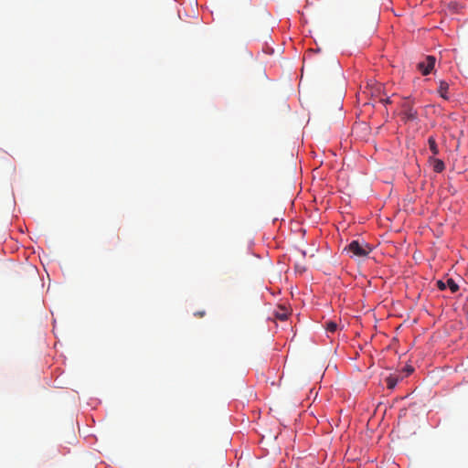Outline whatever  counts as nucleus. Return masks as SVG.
<instances>
[{
  "label": "nucleus",
  "mask_w": 468,
  "mask_h": 468,
  "mask_svg": "<svg viewBox=\"0 0 468 468\" xmlns=\"http://www.w3.org/2000/svg\"><path fill=\"white\" fill-rule=\"evenodd\" d=\"M198 317H202L204 315V312H198L196 314Z\"/></svg>",
  "instance_id": "14"
},
{
  "label": "nucleus",
  "mask_w": 468,
  "mask_h": 468,
  "mask_svg": "<svg viewBox=\"0 0 468 468\" xmlns=\"http://www.w3.org/2000/svg\"><path fill=\"white\" fill-rule=\"evenodd\" d=\"M435 62L436 58L433 56H427L423 61L418 64V69L423 75H428L433 69Z\"/></svg>",
  "instance_id": "3"
},
{
  "label": "nucleus",
  "mask_w": 468,
  "mask_h": 468,
  "mask_svg": "<svg viewBox=\"0 0 468 468\" xmlns=\"http://www.w3.org/2000/svg\"><path fill=\"white\" fill-rule=\"evenodd\" d=\"M437 286L440 290H445L447 288V285L446 283H444L442 281H438L437 282Z\"/></svg>",
  "instance_id": "11"
},
{
  "label": "nucleus",
  "mask_w": 468,
  "mask_h": 468,
  "mask_svg": "<svg viewBox=\"0 0 468 468\" xmlns=\"http://www.w3.org/2000/svg\"><path fill=\"white\" fill-rule=\"evenodd\" d=\"M381 101L384 102V103H390L389 98H387L385 100L382 99Z\"/></svg>",
  "instance_id": "13"
},
{
  "label": "nucleus",
  "mask_w": 468,
  "mask_h": 468,
  "mask_svg": "<svg viewBox=\"0 0 468 468\" xmlns=\"http://www.w3.org/2000/svg\"><path fill=\"white\" fill-rule=\"evenodd\" d=\"M346 250L348 252L357 257H366L371 251V248L367 243H361L358 240L351 241L350 244L346 247Z\"/></svg>",
  "instance_id": "1"
},
{
  "label": "nucleus",
  "mask_w": 468,
  "mask_h": 468,
  "mask_svg": "<svg viewBox=\"0 0 468 468\" xmlns=\"http://www.w3.org/2000/svg\"><path fill=\"white\" fill-rule=\"evenodd\" d=\"M446 285L452 292H456L459 290L458 284L451 278L447 280Z\"/></svg>",
  "instance_id": "9"
},
{
  "label": "nucleus",
  "mask_w": 468,
  "mask_h": 468,
  "mask_svg": "<svg viewBox=\"0 0 468 468\" xmlns=\"http://www.w3.org/2000/svg\"><path fill=\"white\" fill-rule=\"evenodd\" d=\"M401 116L404 122H413L417 119L418 112L414 109L410 101H406L402 104Z\"/></svg>",
  "instance_id": "2"
},
{
  "label": "nucleus",
  "mask_w": 468,
  "mask_h": 468,
  "mask_svg": "<svg viewBox=\"0 0 468 468\" xmlns=\"http://www.w3.org/2000/svg\"><path fill=\"white\" fill-rule=\"evenodd\" d=\"M399 378L394 376H389L386 379L387 387L389 389H393L398 384Z\"/></svg>",
  "instance_id": "8"
},
{
  "label": "nucleus",
  "mask_w": 468,
  "mask_h": 468,
  "mask_svg": "<svg viewBox=\"0 0 468 468\" xmlns=\"http://www.w3.org/2000/svg\"><path fill=\"white\" fill-rule=\"evenodd\" d=\"M288 315L289 312L285 307H279V311L275 313V317L281 321H285Z\"/></svg>",
  "instance_id": "7"
},
{
  "label": "nucleus",
  "mask_w": 468,
  "mask_h": 468,
  "mask_svg": "<svg viewBox=\"0 0 468 468\" xmlns=\"http://www.w3.org/2000/svg\"><path fill=\"white\" fill-rule=\"evenodd\" d=\"M428 144H429V148H430L431 152L432 153L433 156L439 154V147H438L436 140L433 136H430L428 138Z\"/></svg>",
  "instance_id": "6"
},
{
  "label": "nucleus",
  "mask_w": 468,
  "mask_h": 468,
  "mask_svg": "<svg viewBox=\"0 0 468 468\" xmlns=\"http://www.w3.org/2000/svg\"><path fill=\"white\" fill-rule=\"evenodd\" d=\"M449 88H450L449 87V83L447 81L440 80L439 88H438V92L441 95V97L443 98L444 100H449L450 99Z\"/></svg>",
  "instance_id": "4"
},
{
  "label": "nucleus",
  "mask_w": 468,
  "mask_h": 468,
  "mask_svg": "<svg viewBox=\"0 0 468 468\" xmlns=\"http://www.w3.org/2000/svg\"><path fill=\"white\" fill-rule=\"evenodd\" d=\"M404 371L406 372V376H409L413 372V367L411 366H407L404 368Z\"/></svg>",
  "instance_id": "12"
},
{
  "label": "nucleus",
  "mask_w": 468,
  "mask_h": 468,
  "mask_svg": "<svg viewBox=\"0 0 468 468\" xmlns=\"http://www.w3.org/2000/svg\"><path fill=\"white\" fill-rule=\"evenodd\" d=\"M5 155V152L0 150V156Z\"/></svg>",
  "instance_id": "15"
},
{
  "label": "nucleus",
  "mask_w": 468,
  "mask_h": 468,
  "mask_svg": "<svg viewBox=\"0 0 468 468\" xmlns=\"http://www.w3.org/2000/svg\"><path fill=\"white\" fill-rule=\"evenodd\" d=\"M325 329H326V331H328V332H330V333H334V332H335V331H336V329H337V324H336V323H335V322H332V321L327 322V323H326Z\"/></svg>",
  "instance_id": "10"
},
{
  "label": "nucleus",
  "mask_w": 468,
  "mask_h": 468,
  "mask_svg": "<svg viewBox=\"0 0 468 468\" xmlns=\"http://www.w3.org/2000/svg\"><path fill=\"white\" fill-rule=\"evenodd\" d=\"M430 161L432 163L433 170L436 173H441L445 169V165L442 160L430 157Z\"/></svg>",
  "instance_id": "5"
}]
</instances>
